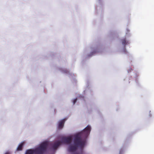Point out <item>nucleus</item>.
Here are the masks:
<instances>
[{
    "label": "nucleus",
    "mask_w": 154,
    "mask_h": 154,
    "mask_svg": "<svg viewBox=\"0 0 154 154\" xmlns=\"http://www.w3.org/2000/svg\"><path fill=\"white\" fill-rule=\"evenodd\" d=\"M77 98H75L73 102V104H74L77 101Z\"/></svg>",
    "instance_id": "nucleus-8"
},
{
    "label": "nucleus",
    "mask_w": 154,
    "mask_h": 154,
    "mask_svg": "<svg viewBox=\"0 0 154 154\" xmlns=\"http://www.w3.org/2000/svg\"><path fill=\"white\" fill-rule=\"evenodd\" d=\"M24 143H21L17 147V150L20 151L22 149V147Z\"/></svg>",
    "instance_id": "nucleus-6"
},
{
    "label": "nucleus",
    "mask_w": 154,
    "mask_h": 154,
    "mask_svg": "<svg viewBox=\"0 0 154 154\" xmlns=\"http://www.w3.org/2000/svg\"><path fill=\"white\" fill-rule=\"evenodd\" d=\"M72 137L71 136L68 137H63L62 139L61 143L69 144H70L72 141Z\"/></svg>",
    "instance_id": "nucleus-3"
},
{
    "label": "nucleus",
    "mask_w": 154,
    "mask_h": 154,
    "mask_svg": "<svg viewBox=\"0 0 154 154\" xmlns=\"http://www.w3.org/2000/svg\"><path fill=\"white\" fill-rule=\"evenodd\" d=\"M91 130V127L88 125L82 132L75 134L74 139L75 145L70 146L68 151L70 152H74L77 149L78 147L82 149L86 143L85 139L89 134Z\"/></svg>",
    "instance_id": "nucleus-1"
},
{
    "label": "nucleus",
    "mask_w": 154,
    "mask_h": 154,
    "mask_svg": "<svg viewBox=\"0 0 154 154\" xmlns=\"http://www.w3.org/2000/svg\"><path fill=\"white\" fill-rule=\"evenodd\" d=\"M65 121L64 119H63L59 122L58 125V128L59 129H61L63 128Z\"/></svg>",
    "instance_id": "nucleus-5"
},
{
    "label": "nucleus",
    "mask_w": 154,
    "mask_h": 154,
    "mask_svg": "<svg viewBox=\"0 0 154 154\" xmlns=\"http://www.w3.org/2000/svg\"><path fill=\"white\" fill-rule=\"evenodd\" d=\"M48 146V142L47 141H44L34 149L27 150L26 154H43L46 151Z\"/></svg>",
    "instance_id": "nucleus-2"
},
{
    "label": "nucleus",
    "mask_w": 154,
    "mask_h": 154,
    "mask_svg": "<svg viewBox=\"0 0 154 154\" xmlns=\"http://www.w3.org/2000/svg\"><path fill=\"white\" fill-rule=\"evenodd\" d=\"M5 154H9V153L8 152H7Z\"/></svg>",
    "instance_id": "nucleus-9"
},
{
    "label": "nucleus",
    "mask_w": 154,
    "mask_h": 154,
    "mask_svg": "<svg viewBox=\"0 0 154 154\" xmlns=\"http://www.w3.org/2000/svg\"><path fill=\"white\" fill-rule=\"evenodd\" d=\"M61 142L59 141L55 142L52 145V148L54 150L56 149L59 146L61 145Z\"/></svg>",
    "instance_id": "nucleus-4"
},
{
    "label": "nucleus",
    "mask_w": 154,
    "mask_h": 154,
    "mask_svg": "<svg viewBox=\"0 0 154 154\" xmlns=\"http://www.w3.org/2000/svg\"><path fill=\"white\" fill-rule=\"evenodd\" d=\"M74 154H79L78 153H75Z\"/></svg>",
    "instance_id": "nucleus-10"
},
{
    "label": "nucleus",
    "mask_w": 154,
    "mask_h": 154,
    "mask_svg": "<svg viewBox=\"0 0 154 154\" xmlns=\"http://www.w3.org/2000/svg\"><path fill=\"white\" fill-rule=\"evenodd\" d=\"M122 45H125L128 43V42H127L126 38H124L122 40Z\"/></svg>",
    "instance_id": "nucleus-7"
}]
</instances>
